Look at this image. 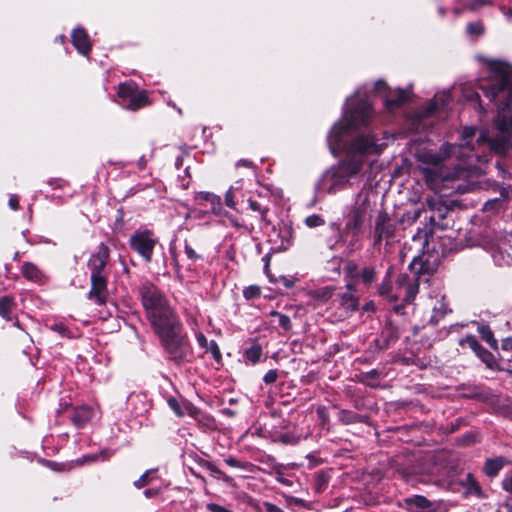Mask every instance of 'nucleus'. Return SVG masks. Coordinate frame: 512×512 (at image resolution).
<instances>
[{"label": "nucleus", "mask_w": 512, "mask_h": 512, "mask_svg": "<svg viewBox=\"0 0 512 512\" xmlns=\"http://www.w3.org/2000/svg\"><path fill=\"white\" fill-rule=\"evenodd\" d=\"M110 255V250L107 245L100 243L98 250L94 253L89 260V267L91 276H105L104 269L107 265Z\"/></svg>", "instance_id": "nucleus-14"}, {"label": "nucleus", "mask_w": 512, "mask_h": 512, "mask_svg": "<svg viewBox=\"0 0 512 512\" xmlns=\"http://www.w3.org/2000/svg\"><path fill=\"white\" fill-rule=\"evenodd\" d=\"M273 316H276L278 318V324L281 326L285 331H289L292 327L290 317L286 314H282L276 311L272 312Z\"/></svg>", "instance_id": "nucleus-39"}, {"label": "nucleus", "mask_w": 512, "mask_h": 512, "mask_svg": "<svg viewBox=\"0 0 512 512\" xmlns=\"http://www.w3.org/2000/svg\"><path fill=\"white\" fill-rule=\"evenodd\" d=\"M236 166L237 167H247V168H251L252 167V162L249 161V160H246V159H241L239 160L237 163H236Z\"/></svg>", "instance_id": "nucleus-60"}, {"label": "nucleus", "mask_w": 512, "mask_h": 512, "mask_svg": "<svg viewBox=\"0 0 512 512\" xmlns=\"http://www.w3.org/2000/svg\"><path fill=\"white\" fill-rule=\"evenodd\" d=\"M47 183L54 189H63L68 184V182L62 178H52L48 180Z\"/></svg>", "instance_id": "nucleus-48"}, {"label": "nucleus", "mask_w": 512, "mask_h": 512, "mask_svg": "<svg viewBox=\"0 0 512 512\" xmlns=\"http://www.w3.org/2000/svg\"><path fill=\"white\" fill-rule=\"evenodd\" d=\"M106 276H91V289L88 298L97 305H103L108 299Z\"/></svg>", "instance_id": "nucleus-13"}, {"label": "nucleus", "mask_w": 512, "mask_h": 512, "mask_svg": "<svg viewBox=\"0 0 512 512\" xmlns=\"http://www.w3.org/2000/svg\"><path fill=\"white\" fill-rule=\"evenodd\" d=\"M168 406L178 417H192V415L196 413L197 408L188 400H177L176 398L168 399Z\"/></svg>", "instance_id": "nucleus-18"}, {"label": "nucleus", "mask_w": 512, "mask_h": 512, "mask_svg": "<svg viewBox=\"0 0 512 512\" xmlns=\"http://www.w3.org/2000/svg\"><path fill=\"white\" fill-rule=\"evenodd\" d=\"M137 92V85L133 81H128L119 84L118 97L121 99L120 102H126L134 93Z\"/></svg>", "instance_id": "nucleus-31"}, {"label": "nucleus", "mask_w": 512, "mask_h": 512, "mask_svg": "<svg viewBox=\"0 0 512 512\" xmlns=\"http://www.w3.org/2000/svg\"><path fill=\"white\" fill-rule=\"evenodd\" d=\"M492 257H493L494 262L496 263V265H499V266L502 265L503 262L505 261L504 255L502 253H500V252H494L492 254Z\"/></svg>", "instance_id": "nucleus-56"}, {"label": "nucleus", "mask_w": 512, "mask_h": 512, "mask_svg": "<svg viewBox=\"0 0 512 512\" xmlns=\"http://www.w3.org/2000/svg\"><path fill=\"white\" fill-rule=\"evenodd\" d=\"M160 493V489H157V488H150V489H146L144 491V495L146 498H152V497H155L157 496L158 494Z\"/></svg>", "instance_id": "nucleus-57"}, {"label": "nucleus", "mask_w": 512, "mask_h": 512, "mask_svg": "<svg viewBox=\"0 0 512 512\" xmlns=\"http://www.w3.org/2000/svg\"><path fill=\"white\" fill-rule=\"evenodd\" d=\"M397 223L385 210H380L374 221L373 245L377 246L382 241L388 242L395 235Z\"/></svg>", "instance_id": "nucleus-11"}, {"label": "nucleus", "mask_w": 512, "mask_h": 512, "mask_svg": "<svg viewBox=\"0 0 512 512\" xmlns=\"http://www.w3.org/2000/svg\"><path fill=\"white\" fill-rule=\"evenodd\" d=\"M496 168L502 173V177L505 179L506 178V174H509L508 172H506L501 164L499 162L496 163Z\"/></svg>", "instance_id": "nucleus-64"}, {"label": "nucleus", "mask_w": 512, "mask_h": 512, "mask_svg": "<svg viewBox=\"0 0 512 512\" xmlns=\"http://www.w3.org/2000/svg\"><path fill=\"white\" fill-rule=\"evenodd\" d=\"M399 338L398 329L391 323H387L382 329L379 339L376 340L380 349H386Z\"/></svg>", "instance_id": "nucleus-20"}, {"label": "nucleus", "mask_w": 512, "mask_h": 512, "mask_svg": "<svg viewBox=\"0 0 512 512\" xmlns=\"http://www.w3.org/2000/svg\"><path fill=\"white\" fill-rule=\"evenodd\" d=\"M158 242V237L153 231L148 229H138L129 238L130 248L146 263L151 262L155 246Z\"/></svg>", "instance_id": "nucleus-8"}, {"label": "nucleus", "mask_w": 512, "mask_h": 512, "mask_svg": "<svg viewBox=\"0 0 512 512\" xmlns=\"http://www.w3.org/2000/svg\"><path fill=\"white\" fill-rule=\"evenodd\" d=\"M191 418L194 419L201 428L207 430H213L216 428L215 419L198 408H196V413L193 414Z\"/></svg>", "instance_id": "nucleus-26"}, {"label": "nucleus", "mask_w": 512, "mask_h": 512, "mask_svg": "<svg viewBox=\"0 0 512 512\" xmlns=\"http://www.w3.org/2000/svg\"><path fill=\"white\" fill-rule=\"evenodd\" d=\"M208 352H210L216 361H220L221 352L216 341L211 340L208 344Z\"/></svg>", "instance_id": "nucleus-46"}, {"label": "nucleus", "mask_w": 512, "mask_h": 512, "mask_svg": "<svg viewBox=\"0 0 512 512\" xmlns=\"http://www.w3.org/2000/svg\"><path fill=\"white\" fill-rule=\"evenodd\" d=\"M340 305L346 310V311H353L356 310L358 307V300L357 298L352 294V292H345L341 295L340 299Z\"/></svg>", "instance_id": "nucleus-34"}, {"label": "nucleus", "mask_w": 512, "mask_h": 512, "mask_svg": "<svg viewBox=\"0 0 512 512\" xmlns=\"http://www.w3.org/2000/svg\"><path fill=\"white\" fill-rule=\"evenodd\" d=\"M452 100L450 89L435 94L434 98L425 106L418 108L411 116L412 125L417 131L425 130L431 126L428 119L440 109H444Z\"/></svg>", "instance_id": "nucleus-7"}, {"label": "nucleus", "mask_w": 512, "mask_h": 512, "mask_svg": "<svg viewBox=\"0 0 512 512\" xmlns=\"http://www.w3.org/2000/svg\"><path fill=\"white\" fill-rule=\"evenodd\" d=\"M139 293L154 332L179 321L166 296L154 284L144 283Z\"/></svg>", "instance_id": "nucleus-4"}, {"label": "nucleus", "mask_w": 512, "mask_h": 512, "mask_svg": "<svg viewBox=\"0 0 512 512\" xmlns=\"http://www.w3.org/2000/svg\"><path fill=\"white\" fill-rule=\"evenodd\" d=\"M498 204H499V201L497 199H494L492 201H488L485 204V210H489L490 207H492L493 205H498Z\"/></svg>", "instance_id": "nucleus-63"}, {"label": "nucleus", "mask_w": 512, "mask_h": 512, "mask_svg": "<svg viewBox=\"0 0 512 512\" xmlns=\"http://www.w3.org/2000/svg\"><path fill=\"white\" fill-rule=\"evenodd\" d=\"M71 42L75 49L82 55L89 54L91 50L90 37L82 27L73 29L71 33Z\"/></svg>", "instance_id": "nucleus-16"}, {"label": "nucleus", "mask_w": 512, "mask_h": 512, "mask_svg": "<svg viewBox=\"0 0 512 512\" xmlns=\"http://www.w3.org/2000/svg\"><path fill=\"white\" fill-rule=\"evenodd\" d=\"M146 164H147V158L143 155L139 158V160L137 162L138 168L143 170L146 167Z\"/></svg>", "instance_id": "nucleus-61"}, {"label": "nucleus", "mask_w": 512, "mask_h": 512, "mask_svg": "<svg viewBox=\"0 0 512 512\" xmlns=\"http://www.w3.org/2000/svg\"><path fill=\"white\" fill-rule=\"evenodd\" d=\"M246 193L243 188V181H235L230 188L226 191L224 202L225 205L233 210H237V206L244 202Z\"/></svg>", "instance_id": "nucleus-15"}, {"label": "nucleus", "mask_w": 512, "mask_h": 512, "mask_svg": "<svg viewBox=\"0 0 512 512\" xmlns=\"http://www.w3.org/2000/svg\"><path fill=\"white\" fill-rule=\"evenodd\" d=\"M491 4H492V1H490V0H472V2L467 6V8L470 10H478L482 6L491 5Z\"/></svg>", "instance_id": "nucleus-50"}, {"label": "nucleus", "mask_w": 512, "mask_h": 512, "mask_svg": "<svg viewBox=\"0 0 512 512\" xmlns=\"http://www.w3.org/2000/svg\"><path fill=\"white\" fill-rule=\"evenodd\" d=\"M451 312V310L449 309L448 307V302L446 301V298L444 295H442L440 297V299H438L436 301V303L434 304L433 306V309H432V316L429 320V322L433 325H436L439 323L440 320H442L444 318V316Z\"/></svg>", "instance_id": "nucleus-23"}, {"label": "nucleus", "mask_w": 512, "mask_h": 512, "mask_svg": "<svg viewBox=\"0 0 512 512\" xmlns=\"http://www.w3.org/2000/svg\"><path fill=\"white\" fill-rule=\"evenodd\" d=\"M399 507L409 512H447L448 506L443 500H429L423 495H413L399 502Z\"/></svg>", "instance_id": "nucleus-9"}, {"label": "nucleus", "mask_w": 512, "mask_h": 512, "mask_svg": "<svg viewBox=\"0 0 512 512\" xmlns=\"http://www.w3.org/2000/svg\"><path fill=\"white\" fill-rule=\"evenodd\" d=\"M184 252L187 258L191 261L202 259V256L199 255L187 242H185L184 245Z\"/></svg>", "instance_id": "nucleus-44"}, {"label": "nucleus", "mask_w": 512, "mask_h": 512, "mask_svg": "<svg viewBox=\"0 0 512 512\" xmlns=\"http://www.w3.org/2000/svg\"><path fill=\"white\" fill-rule=\"evenodd\" d=\"M148 104V97L145 92L134 93L126 102H120V105L128 110L136 111Z\"/></svg>", "instance_id": "nucleus-24"}, {"label": "nucleus", "mask_w": 512, "mask_h": 512, "mask_svg": "<svg viewBox=\"0 0 512 512\" xmlns=\"http://www.w3.org/2000/svg\"><path fill=\"white\" fill-rule=\"evenodd\" d=\"M504 464L505 459L503 457L487 459L484 464V472L489 477H495L503 468Z\"/></svg>", "instance_id": "nucleus-28"}, {"label": "nucleus", "mask_w": 512, "mask_h": 512, "mask_svg": "<svg viewBox=\"0 0 512 512\" xmlns=\"http://www.w3.org/2000/svg\"><path fill=\"white\" fill-rule=\"evenodd\" d=\"M248 207L253 212L257 213L258 220L261 223H268V213L270 211V207L268 205V202L261 196L258 195V199H255L253 197H248L247 199Z\"/></svg>", "instance_id": "nucleus-17"}, {"label": "nucleus", "mask_w": 512, "mask_h": 512, "mask_svg": "<svg viewBox=\"0 0 512 512\" xmlns=\"http://www.w3.org/2000/svg\"><path fill=\"white\" fill-rule=\"evenodd\" d=\"M279 235L282 237L279 249L283 251L288 250L293 243L292 229L290 227H283L280 229Z\"/></svg>", "instance_id": "nucleus-35"}, {"label": "nucleus", "mask_w": 512, "mask_h": 512, "mask_svg": "<svg viewBox=\"0 0 512 512\" xmlns=\"http://www.w3.org/2000/svg\"><path fill=\"white\" fill-rule=\"evenodd\" d=\"M376 271L373 267H365L361 271V279L364 283L370 284L374 281Z\"/></svg>", "instance_id": "nucleus-41"}, {"label": "nucleus", "mask_w": 512, "mask_h": 512, "mask_svg": "<svg viewBox=\"0 0 512 512\" xmlns=\"http://www.w3.org/2000/svg\"><path fill=\"white\" fill-rule=\"evenodd\" d=\"M372 211L368 195L358 193L353 205L347 206L344 211V228L341 237L348 241L349 247L354 249L361 240L363 226Z\"/></svg>", "instance_id": "nucleus-5"}, {"label": "nucleus", "mask_w": 512, "mask_h": 512, "mask_svg": "<svg viewBox=\"0 0 512 512\" xmlns=\"http://www.w3.org/2000/svg\"><path fill=\"white\" fill-rule=\"evenodd\" d=\"M154 473L155 472L152 470L146 471L139 477V479H137L134 482V486L139 489V488H142V487L150 484L153 479L152 474H154Z\"/></svg>", "instance_id": "nucleus-37"}, {"label": "nucleus", "mask_w": 512, "mask_h": 512, "mask_svg": "<svg viewBox=\"0 0 512 512\" xmlns=\"http://www.w3.org/2000/svg\"><path fill=\"white\" fill-rule=\"evenodd\" d=\"M481 338L493 349L497 348V340L494 337V333L488 325L482 324L477 328Z\"/></svg>", "instance_id": "nucleus-32"}, {"label": "nucleus", "mask_w": 512, "mask_h": 512, "mask_svg": "<svg viewBox=\"0 0 512 512\" xmlns=\"http://www.w3.org/2000/svg\"><path fill=\"white\" fill-rule=\"evenodd\" d=\"M375 90L383 99L385 109L391 113L401 108L409 99L407 90L391 89L383 80H378L375 83Z\"/></svg>", "instance_id": "nucleus-10"}, {"label": "nucleus", "mask_w": 512, "mask_h": 512, "mask_svg": "<svg viewBox=\"0 0 512 512\" xmlns=\"http://www.w3.org/2000/svg\"><path fill=\"white\" fill-rule=\"evenodd\" d=\"M304 222L309 228L319 227V226L324 225V223H325L324 219L320 215H317V214H312V215L307 216L305 218Z\"/></svg>", "instance_id": "nucleus-40"}, {"label": "nucleus", "mask_w": 512, "mask_h": 512, "mask_svg": "<svg viewBox=\"0 0 512 512\" xmlns=\"http://www.w3.org/2000/svg\"><path fill=\"white\" fill-rule=\"evenodd\" d=\"M262 354V346L258 343H254L244 350L243 358L246 364L254 365L260 361Z\"/></svg>", "instance_id": "nucleus-25"}, {"label": "nucleus", "mask_w": 512, "mask_h": 512, "mask_svg": "<svg viewBox=\"0 0 512 512\" xmlns=\"http://www.w3.org/2000/svg\"><path fill=\"white\" fill-rule=\"evenodd\" d=\"M144 395L142 394H132L128 397V402L129 403H134V402H143L144 400Z\"/></svg>", "instance_id": "nucleus-59"}, {"label": "nucleus", "mask_w": 512, "mask_h": 512, "mask_svg": "<svg viewBox=\"0 0 512 512\" xmlns=\"http://www.w3.org/2000/svg\"><path fill=\"white\" fill-rule=\"evenodd\" d=\"M155 333L160 338L169 360L177 365L192 361L193 351L188 339L181 333L179 321L161 328Z\"/></svg>", "instance_id": "nucleus-6"}, {"label": "nucleus", "mask_w": 512, "mask_h": 512, "mask_svg": "<svg viewBox=\"0 0 512 512\" xmlns=\"http://www.w3.org/2000/svg\"><path fill=\"white\" fill-rule=\"evenodd\" d=\"M207 507H208V510L211 512H233V511L228 510L225 507L215 504V503L208 504Z\"/></svg>", "instance_id": "nucleus-53"}, {"label": "nucleus", "mask_w": 512, "mask_h": 512, "mask_svg": "<svg viewBox=\"0 0 512 512\" xmlns=\"http://www.w3.org/2000/svg\"><path fill=\"white\" fill-rule=\"evenodd\" d=\"M221 215L226 218L228 225L233 227L240 235L249 236L254 232L255 228L252 223H247L226 211H223Z\"/></svg>", "instance_id": "nucleus-19"}, {"label": "nucleus", "mask_w": 512, "mask_h": 512, "mask_svg": "<svg viewBox=\"0 0 512 512\" xmlns=\"http://www.w3.org/2000/svg\"><path fill=\"white\" fill-rule=\"evenodd\" d=\"M52 331L58 333L62 337L71 338L72 333L71 331L64 325L62 322H57L49 327Z\"/></svg>", "instance_id": "nucleus-38"}, {"label": "nucleus", "mask_w": 512, "mask_h": 512, "mask_svg": "<svg viewBox=\"0 0 512 512\" xmlns=\"http://www.w3.org/2000/svg\"><path fill=\"white\" fill-rule=\"evenodd\" d=\"M43 462L52 470H60V464L56 462L46 461L43 460Z\"/></svg>", "instance_id": "nucleus-62"}, {"label": "nucleus", "mask_w": 512, "mask_h": 512, "mask_svg": "<svg viewBox=\"0 0 512 512\" xmlns=\"http://www.w3.org/2000/svg\"><path fill=\"white\" fill-rule=\"evenodd\" d=\"M484 95L494 102L499 113L494 121L492 134L475 127H464L459 144H443L438 152H418V160L423 164L420 171L427 186L435 192L454 189L451 183L456 174L447 172L442 161L455 157L463 168H479L478 164L489 162L491 153L504 154L512 148V67L494 64L491 67L490 80L483 85Z\"/></svg>", "instance_id": "nucleus-1"}, {"label": "nucleus", "mask_w": 512, "mask_h": 512, "mask_svg": "<svg viewBox=\"0 0 512 512\" xmlns=\"http://www.w3.org/2000/svg\"><path fill=\"white\" fill-rule=\"evenodd\" d=\"M409 268L414 273L413 276L399 274L395 287L389 281L383 280L378 289L379 294L389 302H397L402 298L406 304L412 303L419 292L420 282L428 281L425 275H431L434 269L418 257H414Z\"/></svg>", "instance_id": "nucleus-3"}, {"label": "nucleus", "mask_w": 512, "mask_h": 512, "mask_svg": "<svg viewBox=\"0 0 512 512\" xmlns=\"http://www.w3.org/2000/svg\"><path fill=\"white\" fill-rule=\"evenodd\" d=\"M265 511L266 512H284L280 507L276 506L275 504L266 502L264 504Z\"/></svg>", "instance_id": "nucleus-55"}, {"label": "nucleus", "mask_w": 512, "mask_h": 512, "mask_svg": "<svg viewBox=\"0 0 512 512\" xmlns=\"http://www.w3.org/2000/svg\"><path fill=\"white\" fill-rule=\"evenodd\" d=\"M93 415L92 408L88 406L78 407L74 410L72 422L76 427L82 428L92 419Z\"/></svg>", "instance_id": "nucleus-22"}, {"label": "nucleus", "mask_w": 512, "mask_h": 512, "mask_svg": "<svg viewBox=\"0 0 512 512\" xmlns=\"http://www.w3.org/2000/svg\"><path fill=\"white\" fill-rule=\"evenodd\" d=\"M461 484L465 488V493L467 495H475L478 497L482 496L481 487L471 473H468L466 475L465 479L461 482Z\"/></svg>", "instance_id": "nucleus-27"}, {"label": "nucleus", "mask_w": 512, "mask_h": 512, "mask_svg": "<svg viewBox=\"0 0 512 512\" xmlns=\"http://www.w3.org/2000/svg\"><path fill=\"white\" fill-rule=\"evenodd\" d=\"M23 277L31 282L40 283L44 278L42 270L32 262H24L21 267Z\"/></svg>", "instance_id": "nucleus-21"}, {"label": "nucleus", "mask_w": 512, "mask_h": 512, "mask_svg": "<svg viewBox=\"0 0 512 512\" xmlns=\"http://www.w3.org/2000/svg\"><path fill=\"white\" fill-rule=\"evenodd\" d=\"M459 344L468 345L488 368H494L496 364L494 355L479 343L475 335H467L460 340Z\"/></svg>", "instance_id": "nucleus-12"}, {"label": "nucleus", "mask_w": 512, "mask_h": 512, "mask_svg": "<svg viewBox=\"0 0 512 512\" xmlns=\"http://www.w3.org/2000/svg\"><path fill=\"white\" fill-rule=\"evenodd\" d=\"M374 111L370 97L360 90L347 98L342 116L329 131L327 144L330 152L336 156L346 153V158L325 170L317 183L315 192L318 197L344 190L357 180L369 157L379 156L386 147V132L379 138L375 133H358L353 131L370 124Z\"/></svg>", "instance_id": "nucleus-2"}, {"label": "nucleus", "mask_w": 512, "mask_h": 512, "mask_svg": "<svg viewBox=\"0 0 512 512\" xmlns=\"http://www.w3.org/2000/svg\"><path fill=\"white\" fill-rule=\"evenodd\" d=\"M501 348L504 351H512V337H507L502 340Z\"/></svg>", "instance_id": "nucleus-54"}, {"label": "nucleus", "mask_w": 512, "mask_h": 512, "mask_svg": "<svg viewBox=\"0 0 512 512\" xmlns=\"http://www.w3.org/2000/svg\"><path fill=\"white\" fill-rule=\"evenodd\" d=\"M196 341L198 343V345L204 349L205 352H208V340L207 338L205 337V335L202 333V332H197L196 333Z\"/></svg>", "instance_id": "nucleus-51"}, {"label": "nucleus", "mask_w": 512, "mask_h": 512, "mask_svg": "<svg viewBox=\"0 0 512 512\" xmlns=\"http://www.w3.org/2000/svg\"><path fill=\"white\" fill-rule=\"evenodd\" d=\"M15 306L16 304L13 297H0V316L5 320L10 321L12 319L11 314Z\"/></svg>", "instance_id": "nucleus-29"}, {"label": "nucleus", "mask_w": 512, "mask_h": 512, "mask_svg": "<svg viewBox=\"0 0 512 512\" xmlns=\"http://www.w3.org/2000/svg\"><path fill=\"white\" fill-rule=\"evenodd\" d=\"M199 198L203 199L205 201L210 202L211 204V211L215 215H221L224 211L221 206V198L218 195H215L210 192H200Z\"/></svg>", "instance_id": "nucleus-30"}, {"label": "nucleus", "mask_w": 512, "mask_h": 512, "mask_svg": "<svg viewBox=\"0 0 512 512\" xmlns=\"http://www.w3.org/2000/svg\"><path fill=\"white\" fill-rule=\"evenodd\" d=\"M275 479L277 482L281 483L282 485H285L288 487L293 485L292 480L288 479L280 470H276Z\"/></svg>", "instance_id": "nucleus-49"}, {"label": "nucleus", "mask_w": 512, "mask_h": 512, "mask_svg": "<svg viewBox=\"0 0 512 512\" xmlns=\"http://www.w3.org/2000/svg\"><path fill=\"white\" fill-rule=\"evenodd\" d=\"M465 98L471 102H475L480 105V103H479L480 96L476 92H471V93L465 94Z\"/></svg>", "instance_id": "nucleus-58"}, {"label": "nucleus", "mask_w": 512, "mask_h": 512, "mask_svg": "<svg viewBox=\"0 0 512 512\" xmlns=\"http://www.w3.org/2000/svg\"><path fill=\"white\" fill-rule=\"evenodd\" d=\"M225 463L228 465V466H231V467H234V468H240V469H247L248 466L250 465L249 463L247 462H242L234 457H228L225 459Z\"/></svg>", "instance_id": "nucleus-42"}, {"label": "nucleus", "mask_w": 512, "mask_h": 512, "mask_svg": "<svg viewBox=\"0 0 512 512\" xmlns=\"http://www.w3.org/2000/svg\"><path fill=\"white\" fill-rule=\"evenodd\" d=\"M260 295V289L257 286H249L243 290V296L249 300Z\"/></svg>", "instance_id": "nucleus-45"}, {"label": "nucleus", "mask_w": 512, "mask_h": 512, "mask_svg": "<svg viewBox=\"0 0 512 512\" xmlns=\"http://www.w3.org/2000/svg\"><path fill=\"white\" fill-rule=\"evenodd\" d=\"M277 378H278V371L276 369H271L265 373V375L263 376V381L266 384H273L277 381Z\"/></svg>", "instance_id": "nucleus-47"}, {"label": "nucleus", "mask_w": 512, "mask_h": 512, "mask_svg": "<svg viewBox=\"0 0 512 512\" xmlns=\"http://www.w3.org/2000/svg\"><path fill=\"white\" fill-rule=\"evenodd\" d=\"M466 32L472 37H478L483 34L484 27L481 22H470L467 24Z\"/></svg>", "instance_id": "nucleus-36"}, {"label": "nucleus", "mask_w": 512, "mask_h": 512, "mask_svg": "<svg viewBox=\"0 0 512 512\" xmlns=\"http://www.w3.org/2000/svg\"><path fill=\"white\" fill-rule=\"evenodd\" d=\"M338 419L345 425L363 422V416L350 410H340L338 413Z\"/></svg>", "instance_id": "nucleus-33"}, {"label": "nucleus", "mask_w": 512, "mask_h": 512, "mask_svg": "<svg viewBox=\"0 0 512 512\" xmlns=\"http://www.w3.org/2000/svg\"><path fill=\"white\" fill-rule=\"evenodd\" d=\"M8 205L12 210H17L19 208V197L16 194L10 196Z\"/></svg>", "instance_id": "nucleus-52"}, {"label": "nucleus", "mask_w": 512, "mask_h": 512, "mask_svg": "<svg viewBox=\"0 0 512 512\" xmlns=\"http://www.w3.org/2000/svg\"><path fill=\"white\" fill-rule=\"evenodd\" d=\"M203 467L206 468L211 475L221 478L224 476V473L213 463L205 461L203 463Z\"/></svg>", "instance_id": "nucleus-43"}]
</instances>
